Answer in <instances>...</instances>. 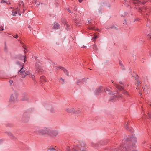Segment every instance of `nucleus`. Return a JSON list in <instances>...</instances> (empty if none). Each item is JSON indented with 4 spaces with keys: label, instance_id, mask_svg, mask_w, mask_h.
Returning <instances> with one entry per match:
<instances>
[{
    "label": "nucleus",
    "instance_id": "37998d69",
    "mask_svg": "<svg viewBox=\"0 0 151 151\" xmlns=\"http://www.w3.org/2000/svg\"><path fill=\"white\" fill-rule=\"evenodd\" d=\"M124 94H127L128 92L127 91H124Z\"/></svg>",
    "mask_w": 151,
    "mask_h": 151
},
{
    "label": "nucleus",
    "instance_id": "9d476101",
    "mask_svg": "<svg viewBox=\"0 0 151 151\" xmlns=\"http://www.w3.org/2000/svg\"><path fill=\"white\" fill-rule=\"evenodd\" d=\"M66 111L69 113H74L75 111V109L72 107H68L65 109Z\"/></svg>",
    "mask_w": 151,
    "mask_h": 151
},
{
    "label": "nucleus",
    "instance_id": "79ce46f5",
    "mask_svg": "<svg viewBox=\"0 0 151 151\" xmlns=\"http://www.w3.org/2000/svg\"><path fill=\"white\" fill-rule=\"evenodd\" d=\"M28 28H29V29L30 30H31V27L29 25L28 27Z\"/></svg>",
    "mask_w": 151,
    "mask_h": 151
},
{
    "label": "nucleus",
    "instance_id": "dca6fc26",
    "mask_svg": "<svg viewBox=\"0 0 151 151\" xmlns=\"http://www.w3.org/2000/svg\"><path fill=\"white\" fill-rule=\"evenodd\" d=\"M59 68L61 69L63 71V72H64V73L66 75H68V71L66 69H65L64 68L62 67L56 68L57 70H58V69H59Z\"/></svg>",
    "mask_w": 151,
    "mask_h": 151
},
{
    "label": "nucleus",
    "instance_id": "338daca9",
    "mask_svg": "<svg viewBox=\"0 0 151 151\" xmlns=\"http://www.w3.org/2000/svg\"><path fill=\"white\" fill-rule=\"evenodd\" d=\"M17 64H19V63H18V62H17Z\"/></svg>",
    "mask_w": 151,
    "mask_h": 151
},
{
    "label": "nucleus",
    "instance_id": "864d4df0",
    "mask_svg": "<svg viewBox=\"0 0 151 151\" xmlns=\"http://www.w3.org/2000/svg\"><path fill=\"white\" fill-rule=\"evenodd\" d=\"M111 82H112V83H114V82L113 80H111Z\"/></svg>",
    "mask_w": 151,
    "mask_h": 151
},
{
    "label": "nucleus",
    "instance_id": "c9c22d12",
    "mask_svg": "<svg viewBox=\"0 0 151 151\" xmlns=\"http://www.w3.org/2000/svg\"><path fill=\"white\" fill-rule=\"evenodd\" d=\"M13 37L15 38H17L18 37V35H14L13 36Z\"/></svg>",
    "mask_w": 151,
    "mask_h": 151
},
{
    "label": "nucleus",
    "instance_id": "1a4fd4ad",
    "mask_svg": "<svg viewBox=\"0 0 151 151\" xmlns=\"http://www.w3.org/2000/svg\"><path fill=\"white\" fill-rule=\"evenodd\" d=\"M103 89V87L101 86H100L97 89L95 90L94 91V93L97 95H98L100 93H101V90Z\"/></svg>",
    "mask_w": 151,
    "mask_h": 151
},
{
    "label": "nucleus",
    "instance_id": "13d9d810",
    "mask_svg": "<svg viewBox=\"0 0 151 151\" xmlns=\"http://www.w3.org/2000/svg\"><path fill=\"white\" fill-rule=\"evenodd\" d=\"M146 9H147L146 8H144V9H145V10H146Z\"/></svg>",
    "mask_w": 151,
    "mask_h": 151
},
{
    "label": "nucleus",
    "instance_id": "6e6552de",
    "mask_svg": "<svg viewBox=\"0 0 151 151\" xmlns=\"http://www.w3.org/2000/svg\"><path fill=\"white\" fill-rule=\"evenodd\" d=\"M17 58L20 60L23 61L24 60V62L25 63L26 61V56L25 55H22L20 54L18 55Z\"/></svg>",
    "mask_w": 151,
    "mask_h": 151
},
{
    "label": "nucleus",
    "instance_id": "412c9836",
    "mask_svg": "<svg viewBox=\"0 0 151 151\" xmlns=\"http://www.w3.org/2000/svg\"><path fill=\"white\" fill-rule=\"evenodd\" d=\"M40 81L43 83L46 82L45 77L44 76H41L40 78Z\"/></svg>",
    "mask_w": 151,
    "mask_h": 151
},
{
    "label": "nucleus",
    "instance_id": "72a5a7b5",
    "mask_svg": "<svg viewBox=\"0 0 151 151\" xmlns=\"http://www.w3.org/2000/svg\"><path fill=\"white\" fill-rule=\"evenodd\" d=\"M136 83L138 85H139L141 84V83L139 80H137V81Z\"/></svg>",
    "mask_w": 151,
    "mask_h": 151
},
{
    "label": "nucleus",
    "instance_id": "f3484780",
    "mask_svg": "<svg viewBox=\"0 0 151 151\" xmlns=\"http://www.w3.org/2000/svg\"><path fill=\"white\" fill-rule=\"evenodd\" d=\"M106 91H107L108 92H109V93L110 95H114L115 94V93L114 92H111V91L108 88H106L104 89L105 92H106Z\"/></svg>",
    "mask_w": 151,
    "mask_h": 151
},
{
    "label": "nucleus",
    "instance_id": "a878e982",
    "mask_svg": "<svg viewBox=\"0 0 151 151\" xmlns=\"http://www.w3.org/2000/svg\"><path fill=\"white\" fill-rule=\"evenodd\" d=\"M119 64L120 65L122 66V69H124V67L123 65V63L121 61H119Z\"/></svg>",
    "mask_w": 151,
    "mask_h": 151
},
{
    "label": "nucleus",
    "instance_id": "5fc2aeb1",
    "mask_svg": "<svg viewBox=\"0 0 151 151\" xmlns=\"http://www.w3.org/2000/svg\"><path fill=\"white\" fill-rule=\"evenodd\" d=\"M133 151H137V150H133Z\"/></svg>",
    "mask_w": 151,
    "mask_h": 151
},
{
    "label": "nucleus",
    "instance_id": "bf43d9fd",
    "mask_svg": "<svg viewBox=\"0 0 151 151\" xmlns=\"http://www.w3.org/2000/svg\"><path fill=\"white\" fill-rule=\"evenodd\" d=\"M110 6V5L109 4H108V7H109Z\"/></svg>",
    "mask_w": 151,
    "mask_h": 151
},
{
    "label": "nucleus",
    "instance_id": "f704fd0d",
    "mask_svg": "<svg viewBox=\"0 0 151 151\" xmlns=\"http://www.w3.org/2000/svg\"><path fill=\"white\" fill-rule=\"evenodd\" d=\"M4 2H5L6 3H7V1H5V0H2L1 1V3H4Z\"/></svg>",
    "mask_w": 151,
    "mask_h": 151
},
{
    "label": "nucleus",
    "instance_id": "e433bc0d",
    "mask_svg": "<svg viewBox=\"0 0 151 151\" xmlns=\"http://www.w3.org/2000/svg\"><path fill=\"white\" fill-rule=\"evenodd\" d=\"M70 149L69 147H68L66 149V151H70Z\"/></svg>",
    "mask_w": 151,
    "mask_h": 151
},
{
    "label": "nucleus",
    "instance_id": "9b49d317",
    "mask_svg": "<svg viewBox=\"0 0 151 151\" xmlns=\"http://www.w3.org/2000/svg\"><path fill=\"white\" fill-rule=\"evenodd\" d=\"M6 134L8 136L10 137L13 139H16L17 138L11 132H6Z\"/></svg>",
    "mask_w": 151,
    "mask_h": 151
},
{
    "label": "nucleus",
    "instance_id": "4be33fe9",
    "mask_svg": "<svg viewBox=\"0 0 151 151\" xmlns=\"http://www.w3.org/2000/svg\"><path fill=\"white\" fill-rule=\"evenodd\" d=\"M53 28L55 29H58L59 27V25L57 23L55 22L54 24Z\"/></svg>",
    "mask_w": 151,
    "mask_h": 151
},
{
    "label": "nucleus",
    "instance_id": "2eb2a0df",
    "mask_svg": "<svg viewBox=\"0 0 151 151\" xmlns=\"http://www.w3.org/2000/svg\"><path fill=\"white\" fill-rule=\"evenodd\" d=\"M56 147H49L48 148V151H57V150L56 149Z\"/></svg>",
    "mask_w": 151,
    "mask_h": 151
},
{
    "label": "nucleus",
    "instance_id": "f03ea898",
    "mask_svg": "<svg viewBox=\"0 0 151 151\" xmlns=\"http://www.w3.org/2000/svg\"><path fill=\"white\" fill-rule=\"evenodd\" d=\"M18 73L21 77L24 78L26 75H28L29 77L33 80L35 79V76L31 74L29 71H25L24 69L23 66H22L20 70L18 72Z\"/></svg>",
    "mask_w": 151,
    "mask_h": 151
},
{
    "label": "nucleus",
    "instance_id": "49530a36",
    "mask_svg": "<svg viewBox=\"0 0 151 151\" xmlns=\"http://www.w3.org/2000/svg\"><path fill=\"white\" fill-rule=\"evenodd\" d=\"M78 1L80 3H81L83 1V0H78Z\"/></svg>",
    "mask_w": 151,
    "mask_h": 151
},
{
    "label": "nucleus",
    "instance_id": "0eeeda50",
    "mask_svg": "<svg viewBox=\"0 0 151 151\" xmlns=\"http://www.w3.org/2000/svg\"><path fill=\"white\" fill-rule=\"evenodd\" d=\"M129 121H126L124 123V127L125 129L127 131H132V128L129 126Z\"/></svg>",
    "mask_w": 151,
    "mask_h": 151
},
{
    "label": "nucleus",
    "instance_id": "393cba45",
    "mask_svg": "<svg viewBox=\"0 0 151 151\" xmlns=\"http://www.w3.org/2000/svg\"><path fill=\"white\" fill-rule=\"evenodd\" d=\"M150 110L148 112V115L150 118L151 119V108H150Z\"/></svg>",
    "mask_w": 151,
    "mask_h": 151
},
{
    "label": "nucleus",
    "instance_id": "7c9ffc66",
    "mask_svg": "<svg viewBox=\"0 0 151 151\" xmlns=\"http://www.w3.org/2000/svg\"><path fill=\"white\" fill-rule=\"evenodd\" d=\"M35 4L37 5H39L40 4V3L37 2L36 0L35 1Z\"/></svg>",
    "mask_w": 151,
    "mask_h": 151
},
{
    "label": "nucleus",
    "instance_id": "cd10ccee",
    "mask_svg": "<svg viewBox=\"0 0 151 151\" xmlns=\"http://www.w3.org/2000/svg\"><path fill=\"white\" fill-rule=\"evenodd\" d=\"M60 82H61L62 84H63V83H64V79H63L62 78H61L60 80Z\"/></svg>",
    "mask_w": 151,
    "mask_h": 151
},
{
    "label": "nucleus",
    "instance_id": "2f4dec72",
    "mask_svg": "<svg viewBox=\"0 0 151 151\" xmlns=\"http://www.w3.org/2000/svg\"><path fill=\"white\" fill-rule=\"evenodd\" d=\"M4 29V28L1 26L0 27V31H3Z\"/></svg>",
    "mask_w": 151,
    "mask_h": 151
},
{
    "label": "nucleus",
    "instance_id": "774afa93",
    "mask_svg": "<svg viewBox=\"0 0 151 151\" xmlns=\"http://www.w3.org/2000/svg\"><path fill=\"white\" fill-rule=\"evenodd\" d=\"M26 52L25 51H24V53H25Z\"/></svg>",
    "mask_w": 151,
    "mask_h": 151
},
{
    "label": "nucleus",
    "instance_id": "ddd939ff",
    "mask_svg": "<svg viewBox=\"0 0 151 151\" xmlns=\"http://www.w3.org/2000/svg\"><path fill=\"white\" fill-rule=\"evenodd\" d=\"M49 110L50 112L52 114H55V108L52 106H49Z\"/></svg>",
    "mask_w": 151,
    "mask_h": 151
},
{
    "label": "nucleus",
    "instance_id": "423d86ee",
    "mask_svg": "<svg viewBox=\"0 0 151 151\" xmlns=\"http://www.w3.org/2000/svg\"><path fill=\"white\" fill-rule=\"evenodd\" d=\"M29 98L27 93L24 92L22 93V98L21 99L22 101H28Z\"/></svg>",
    "mask_w": 151,
    "mask_h": 151
},
{
    "label": "nucleus",
    "instance_id": "e2e57ef3",
    "mask_svg": "<svg viewBox=\"0 0 151 151\" xmlns=\"http://www.w3.org/2000/svg\"><path fill=\"white\" fill-rule=\"evenodd\" d=\"M86 47V46H83V47Z\"/></svg>",
    "mask_w": 151,
    "mask_h": 151
},
{
    "label": "nucleus",
    "instance_id": "de8ad7c7",
    "mask_svg": "<svg viewBox=\"0 0 151 151\" xmlns=\"http://www.w3.org/2000/svg\"><path fill=\"white\" fill-rule=\"evenodd\" d=\"M143 90L144 91H146V89H145V88H144V89H143Z\"/></svg>",
    "mask_w": 151,
    "mask_h": 151
},
{
    "label": "nucleus",
    "instance_id": "ea45409f",
    "mask_svg": "<svg viewBox=\"0 0 151 151\" xmlns=\"http://www.w3.org/2000/svg\"><path fill=\"white\" fill-rule=\"evenodd\" d=\"M66 25L67 27L68 28V29H69V25L67 23H66Z\"/></svg>",
    "mask_w": 151,
    "mask_h": 151
},
{
    "label": "nucleus",
    "instance_id": "f8f14e48",
    "mask_svg": "<svg viewBox=\"0 0 151 151\" xmlns=\"http://www.w3.org/2000/svg\"><path fill=\"white\" fill-rule=\"evenodd\" d=\"M133 1V3L136 4L138 6H139L140 4H145V2H141L139 0H132Z\"/></svg>",
    "mask_w": 151,
    "mask_h": 151
},
{
    "label": "nucleus",
    "instance_id": "603ef678",
    "mask_svg": "<svg viewBox=\"0 0 151 151\" xmlns=\"http://www.w3.org/2000/svg\"><path fill=\"white\" fill-rule=\"evenodd\" d=\"M139 95L140 96H142V94L141 93H140L139 94Z\"/></svg>",
    "mask_w": 151,
    "mask_h": 151
},
{
    "label": "nucleus",
    "instance_id": "bb28decb",
    "mask_svg": "<svg viewBox=\"0 0 151 151\" xmlns=\"http://www.w3.org/2000/svg\"><path fill=\"white\" fill-rule=\"evenodd\" d=\"M4 45H5V46H4V50L5 51H6L8 50V47H7V46L6 45V42H5L4 43Z\"/></svg>",
    "mask_w": 151,
    "mask_h": 151
},
{
    "label": "nucleus",
    "instance_id": "6e6d98bb",
    "mask_svg": "<svg viewBox=\"0 0 151 151\" xmlns=\"http://www.w3.org/2000/svg\"><path fill=\"white\" fill-rule=\"evenodd\" d=\"M150 56L151 57V53H150Z\"/></svg>",
    "mask_w": 151,
    "mask_h": 151
},
{
    "label": "nucleus",
    "instance_id": "aec40b11",
    "mask_svg": "<svg viewBox=\"0 0 151 151\" xmlns=\"http://www.w3.org/2000/svg\"><path fill=\"white\" fill-rule=\"evenodd\" d=\"M81 110L80 109H75L74 113L79 114L81 113Z\"/></svg>",
    "mask_w": 151,
    "mask_h": 151
},
{
    "label": "nucleus",
    "instance_id": "20e7f679",
    "mask_svg": "<svg viewBox=\"0 0 151 151\" xmlns=\"http://www.w3.org/2000/svg\"><path fill=\"white\" fill-rule=\"evenodd\" d=\"M19 96L18 92L16 90H14L13 93L10 95L9 101L13 102H17L18 101Z\"/></svg>",
    "mask_w": 151,
    "mask_h": 151
},
{
    "label": "nucleus",
    "instance_id": "c756f323",
    "mask_svg": "<svg viewBox=\"0 0 151 151\" xmlns=\"http://www.w3.org/2000/svg\"><path fill=\"white\" fill-rule=\"evenodd\" d=\"M22 5V6L24 7V5L23 4V2H22V1H21L19 3V5L20 6H21V5Z\"/></svg>",
    "mask_w": 151,
    "mask_h": 151
},
{
    "label": "nucleus",
    "instance_id": "3c124183",
    "mask_svg": "<svg viewBox=\"0 0 151 151\" xmlns=\"http://www.w3.org/2000/svg\"><path fill=\"white\" fill-rule=\"evenodd\" d=\"M18 15H19V16H20V15H21V14H20V13H19V12H18Z\"/></svg>",
    "mask_w": 151,
    "mask_h": 151
},
{
    "label": "nucleus",
    "instance_id": "473e14b6",
    "mask_svg": "<svg viewBox=\"0 0 151 151\" xmlns=\"http://www.w3.org/2000/svg\"><path fill=\"white\" fill-rule=\"evenodd\" d=\"M13 81H12V80H10L9 81V83H10V84L11 85H12V84L13 83Z\"/></svg>",
    "mask_w": 151,
    "mask_h": 151
},
{
    "label": "nucleus",
    "instance_id": "c03bdc74",
    "mask_svg": "<svg viewBox=\"0 0 151 151\" xmlns=\"http://www.w3.org/2000/svg\"><path fill=\"white\" fill-rule=\"evenodd\" d=\"M81 80H78L77 81V83H79L80 82H81Z\"/></svg>",
    "mask_w": 151,
    "mask_h": 151
},
{
    "label": "nucleus",
    "instance_id": "09e8293b",
    "mask_svg": "<svg viewBox=\"0 0 151 151\" xmlns=\"http://www.w3.org/2000/svg\"><path fill=\"white\" fill-rule=\"evenodd\" d=\"M85 79H82V81H85Z\"/></svg>",
    "mask_w": 151,
    "mask_h": 151
},
{
    "label": "nucleus",
    "instance_id": "a211bd4d",
    "mask_svg": "<svg viewBox=\"0 0 151 151\" xmlns=\"http://www.w3.org/2000/svg\"><path fill=\"white\" fill-rule=\"evenodd\" d=\"M19 11L18 8H17L15 10L12 11V15L13 16H15L17 14V12Z\"/></svg>",
    "mask_w": 151,
    "mask_h": 151
},
{
    "label": "nucleus",
    "instance_id": "69168bd1",
    "mask_svg": "<svg viewBox=\"0 0 151 151\" xmlns=\"http://www.w3.org/2000/svg\"><path fill=\"white\" fill-rule=\"evenodd\" d=\"M148 35L150 36V34H148Z\"/></svg>",
    "mask_w": 151,
    "mask_h": 151
},
{
    "label": "nucleus",
    "instance_id": "a19ab883",
    "mask_svg": "<svg viewBox=\"0 0 151 151\" xmlns=\"http://www.w3.org/2000/svg\"><path fill=\"white\" fill-rule=\"evenodd\" d=\"M89 29L91 30H94V27H90Z\"/></svg>",
    "mask_w": 151,
    "mask_h": 151
},
{
    "label": "nucleus",
    "instance_id": "4d7b16f0",
    "mask_svg": "<svg viewBox=\"0 0 151 151\" xmlns=\"http://www.w3.org/2000/svg\"><path fill=\"white\" fill-rule=\"evenodd\" d=\"M119 83H120V84H122V83L121 82H120Z\"/></svg>",
    "mask_w": 151,
    "mask_h": 151
},
{
    "label": "nucleus",
    "instance_id": "4468645a",
    "mask_svg": "<svg viewBox=\"0 0 151 151\" xmlns=\"http://www.w3.org/2000/svg\"><path fill=\"white\" fill-rule=\"evenodd\" d=\"M126 146L127 145L125 144L121 145V149H120L119 150L122 151H126L127 150Z\"/></svg>",
    "mask_w": 151,
    "mask_h": 151
},
{
    "label": "nucleus",
    "instance_id": "f257e3e1",
    "mask_svg": "<svg viewBox=\"0 0 151 151\" xmlns=\"http://www.w3.org/2000/svg\"><path fill=\"white\" fill-rule=\"evenodd\" d=\"M36 133L42 136H52L53 135L54 136H56L58 134V131L51 130L50 128L47 127H44L43 129H40L37 130L36 132Z\"/></svg>",
    "mask_w": 151,
    "mask_h": 151
},
{
    "label": "nucleus",
    "instance_id": "0e129e2a",
    "mask_svg": "<svg viewBox=\"0 0 151 151\" xmlns=\"http://www.w3.org/2000/svg\"><path fill=\"white\" fill-rule=\"evenodd\" d=\"M110 88L111 89H112V88H111V87H110Z\"/></svg>",
    "mask_w": 151,
    "mask_h": 151
},
{
    "label": "nucleus",
    "instance_id": "6ab92c4d",
    "mask_svg": "<svg viewBox=\"0 0 151 151\" xmlns=\"http://www.w3.org/2000/svg\"><path fill=\"white\" fill-rule=\"evenodd\" d=\"M147 22V24L146 25V26L149 27H151V22L148 19Z\"/></svg>",
    "mask_w": 151,
    "mask_h": 151
},
{
    "label": "nucleus",
    "instance_id": "7ed1b4c3",
    "mask_svg": "<svg viewBox=\"0 0 151 151\" xmlns=\"http://www.w3.org/2000/svg\"><path fill=\"white\" fill-rule=\"evenodd\" d=\"M124 142L126 141L127 143L130 142L133 147H135V145L137 142V138L134 135H132L131 136H128L125 139V140H123Z\"/></svg>",
    "mask_w": 151,
    "mask_h": 151
},
{
    "label": "nucleus",
    "instance_id": "c85d7f7f",
    "mask_svg": "<svg viewBox=\"0 0 151 151\" xmlns=\"http://www.w3.org/2000/svg\"><path fill=\"white\" fill-rule=\"evenodd\" d=\"M93 48L95 50H96L97 49L96 45H94L93 46Z\"/></svg>",
    "mask_w": 151,
    "mask_h": 151
},
{
    "label": "nucleus",
    "instance_id": "39448f33",
    "mask_svg": "<svg viewBox=\"0 0 151 151\" xmlns=\"http://www.w3.org/2000/svg\"><path fill=\"white\" fill-rule=\"evenodd\" d=\"M42 65L38 61H37L35 64V66L38 72H41L43 71V69Z\"/></svg>",
    "mask_w": 151,
    "mask_h": 151
},
{
    "label": "nucleus",
    "instance_id": "052dcab7",
    "mask_svg": "<svg viewBox=\"0 0 151 151\" xmlns=\"http://www.w3.org/2000/svg\"><path fill=\"white\" fill-rule=\"evenodd\" d=\"M80 151H81V150H80ZM82 151H85L84 150H82Z\"/></svg>",
    "mask_w": 151,
    "mask_h": 151
},
{
    "label": "nucleus",
    "instance_id": "8fccbe9b",
    "mask_svg": "<svg viewBox=\"0 0 151 151\" xmlns=\"http://www.w3.org/2000/svg\"><path fill=\"white\" fill-rule=\"evenodd\" d=\"M68 11L69 12H71L70 10V9H69L68 10Z\"/></svg>",
    "mask_w": 151,
    "mask_h": 151
},
{
    "label": "nucleus",
    "instance_id": "a18cd8bd",
    "mask_svg": "<svg viewBox=\"0 0 151 151\" xmlns=\"http://www.w3.org/2000/svg\"><path fill=\"white\" fill-rule=\"evenodd\" d=\"M139 10L138 11H139V12H141V13H142V11H141V9H140V8H139Z\"/></svg>",
    "mask_w": 151,
    "mask_h": 151
},
{
    "label": "nucleus",
    "instance_id": "5701e85b",
    "mask_svg": "<svg viewBox=\"0 0 151 151\" xmlns=\"http://www.w3.org/2000/svg\"><path fill=\"white\" fill-rule=\"evenodd\" d=\"M114 85L119 89L121 90L122 89V88L120 85L118 84H114Z\"/></svg>",
    "mask_w": 151,
    "mask_h": 151
},
{
    "label": "nucleus",
    "instance_id": "4c0bfd02",
    "mask_svg": "<svg viewBox=\"0 0 151 151\" xmlns=\"http://www.w3.org/2000/svg\"><path fill=\"white\" fill-rule=\"evenodd\" d=\"M73 150H76V151H79L78 149L76 148H73Z\"/></svg>",
    "mask_w": 151,
    "mask_h": 151
},
{
    "label": "nucleus",
    "instance_id": "58836bf2",
    "mask_svg": "<svg viewBox=\"0 0 151 151\" xmlns=\"http://www.w3.org/2000/svg\"><path fill=\"white\" fill-rule=\"evenodd\" d=\"M97 38V36L96 35H94L93 37V38L96 39Z\"/></svg>",
    "mask_w": 151,
    "mask_h": 151
},
{
    "label": "nucleus",
    "instance_id": "680f3d73",
    "mask_svg": "<svg viewBox=\"0 0 151 151\" xmlns=\"http://www.w3.org/2000/svg\"><path fill=\"white\" fill-rule=\"evenodd\" d=\"M24 9H23V13H24Z\"/></svg>",
    "mask_w": 151,
    "mask_h": 151
},
{
    "label": "nucleus",
    "instance_id": "b1692460",
    "mask_svg": "<svg viewBox=\"0 0 151 151\" xmlns=\"http://www.w3.org/2000/svg\"><path fill=\"white\" fill-rule=\"evenodd\" d=\"M117 99V96H112L111 98V99L110 100H111L112 101H115V100H116V99Z\"/></svg>",
    "mask_w": 151,
    "mask_h": 151
}]
</instances>
